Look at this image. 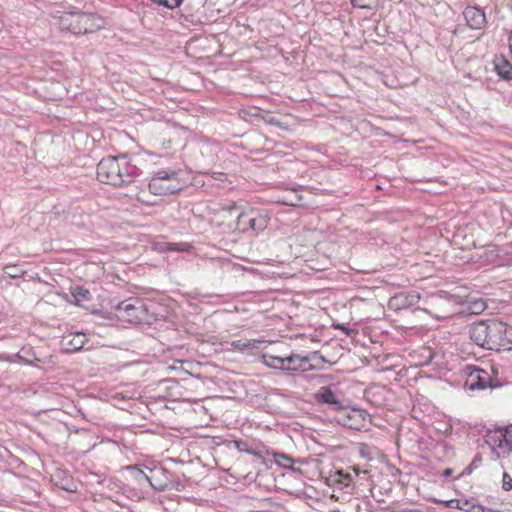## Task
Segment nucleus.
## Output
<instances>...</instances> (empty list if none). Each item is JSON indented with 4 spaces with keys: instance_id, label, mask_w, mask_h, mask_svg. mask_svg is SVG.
Here are the masks:
<instances>
[{
    "instance_id": "nucleus-28",
    "label": "nucleus",
    "mask_w": 512,
    "mask_h": 512,
    "mask_svg": "<svg viewBox=\"0 0 512 512\" xmlns=\"http://www.w3.org/2000/svg\"><path fill=\"white\" fill-rule=\"evenodd\" d=\"M279 458L283 459V462H281L279 459H277V462L282 464V465H284V466H288V465L292 464V459L289 456H286L284 454H280Z\"/></svg>"
},
{
    "instance_id": "nucleus-25",
    "label": "nucleus",
    "mask_w": 512,
    "mask_h": 512,
    "mask_svg": "<svg viewBox=\"0 0 512 512\" xmlns=\"http://www.w3.org/2000/svg\"><path fill=\"white\" fill-rule=\"evenodd\" d=\"M474 504L470 503L469 501L467 500H458L457 501V505H456V508L460 509V510H463V511H466V512H470V509L469 507L470 506H473Z\"/></svg>"
},
{
    "instance_id": "nucleus-30",
    "label": "nucleus",
    "mask_w": 512,
    "mask_h": 512,
    "mask_svg": "<svg viewBox=\"0 0 512 512\" xmlns=\"http://www.w3.org/2000/svg\"><path fill=\"white\" fill-rule=\"evenodd\" d=\"M354 474L356 477H360L361 479H364L367 477L368 472L367 471H359L358 469H354Z\"/></svg>"
},
{
    "instance_id": "nucleus-27",
    "label": "nucleus",
    "mask_w": 512,
    "mask_h": 512,
    "mask_svg": "<svg viewBox=\"0 0 512 512\" xmlns=\"http://www.w3.org/2000/svg\"><path fill=\"white\" fill-rule=\"evenodd\" d=\"M469 509H470V512H492L491 509L483 507L478 504H474L473 506H470Z\"/></svg>"
},
{
    "instance_id": "nucleus-19",
    "label": "nucleus",
    "mask_w": 512,
    "mask_h": 512,
    "mask_svg": "<svg viewBox=\"0 0 512 512\" xmlns=\"http://www.w3.org/2000/svg\"><path fill=\"white\" fill-rule=\"evenodd\" d=\"M17 357L22 361L24 362L25 364H28V365H33V363L35 361H38L40 362L41 359L36 357L35 356V353L34 351L32 350V348H22L18 354H17Z\"/></svg>"
},
{
    "instance_id": "nucleus-9",
    "label": "nucleus",
    "mask_w": 512,
    "mask_h": 512,
    "mask_svg": "<svg viewBox=\"0 0 512 512\" xmlns=\"http://www.w3.org/2000/svg\"><path fill=\"white\" fill-rule=\"evenodd\" d=\"M127 470H129L132 474L135 480L142 484L144 481L148 482L152 488H154L157 491H164L167 489L168 484L167 483H158L155 482V474H163L164 471L162 468H149L147 466H127Z\"/></svg>"
},
{
    "instance_id": "nucleus-5",
    "label": "nucleus",
    "mask_w": 512,
    "mask_h": 512,
    "mask_svg": "<svg viewBox=\"0 0 512 512\" xmlns=\"http://www.w3.org/2000/svg\"><path fill=\"white\" fill-rule=\"evenodd\" d=\"M179 172L170 169L156 171L149 182V190L155 195L173 194L184 187L178 178Z\"/></svg>"
},
{
    "instance_id": "nucleus-20",
    "label": "nucleus",
    "mask_w": 512,
    "mask_h": 512,
    "mask_svg": "<svg viewBox=\"0 0 512 512\" xmlns=\"http://www.w3.org/2000/svg\"><path fill=\"white\" fill-rule=\"evenodd\" d=\"M256 343H257L256 340H248V341L236 340L231 343V346L234 350L245 351L247 349L254 348Z\"/></svg>"
},
{
    "instance_id": "nucleus-2",
    "label": "nucleus",
    "mask_w": 512,
    "mask_h": 512,
    "mask_svg": "<svg viewBox=\"0 0 512 512\" xmlns=\"http://www.w3.org/2000/svg\"><path fill=\"white\" fill-rule=\"evenodd\" d=\"M138 169L125 155L103 158L97 165V177L106 184L122 186L131 183Z\"/></svg>"
},
{
    "instance_id": "nucleus-14",
    "label": "nucleus",
    "mask_w": 512,
    "mask_h": 512,
    "mask_svg": "<svg viewBox=\"0 0 512 512\" xmlns=\"http://www.w3.org/2000/svg\"><path fill=\"white\" fill-rule=\"evenodd\" d=\"M154 249L158 252L175 251V252H188L192 246L186 242L170 243L165 241L156 242Z\"/></svg>"
},
{
    "instance_id": "nucleus-22",
    "label": "nucleus",
    "mask_w": 512,
    "mask_h": 512,
    "mask_svg": "<svg viewBox=\"0 0 512 512\" xmlns=\"http://www.w3.org/2000/svg\"><path fill=\"white\" fill-rule=\"evenodd\" d=\"M74 297L79 300H88L89 299V291L83 288H77L73 293Z\"/></svg>"
},
{
    "instance_id": "nucleus-33",
    "label": "nucleus",
    "mask_w": 512,
    "mask_h": 512,
    "mask_svg": "<svg viewBox=\"0 0 512 512\" xmlns=\"http://www.w3.org/2000/svg\"><path fill=\"white\" fill-rule=\"evenodd\" d=\"M157 475H158V474H155V480H154V481H155V482H158V483H163L162 481H160V480L157 478Z\"/></svg>"
},
{
    "instance_id": "nucleus-15",
    "label": "nucleus",
    "mask_w": 512,
    "mask_h": 512,
    "mask_svg": "<svg viewBox=\"0 0 512 512\" xmlns=\"http://www.w3.org/2000/svg\"><path fill=\"white\" fill-rule=\"evenodd\" d=\"M335 483L340 489L345 490L347 493H352L354 489V476L350 473L339 471L336 474Z\"/></svg>"
},
{
    "instance_id": "nucleus-3",
    "label": "nucleus",
    "mask_w": 512,
    "mask_h": 512,
    "mask_svg": "<svg viewBox=\"0 0 512 512\" xmlns=\"http://www.w3.org/2000/svg\"><path fill=\"white\" fill-rule=\"evenodd\" d=\"M58 25L62 31L87 34L100 29L103 26V21L93 14L69 12L59 17Z\"/></svg>"
},
{
    "instance_id": "nucleus-32",
    "label": "nucleus",
    "mask_w": 512,
    "mask_h": 512,
    "mask_svg": "<svg viewBox=\"0 0 512 512\" xmlns=\"http://www.w3.org/2000/svg\"><path fill=\"white\" fill-rule=\"evenodd\" d=\"M451 473H452V470L448 468V469H445V470H444V473H443V474H444V476H450V475H451Z\"/></svg>"
},
{
    "instance_id": "nucleus-4",
    "label": "nucleus",
    "mask_w": 512,
    "mask_h": 512,
    "mask_svg": "<svg viewBox=\"0 0 512 512\" xmlns=\"http://www.w3.org/2000/svg\"><path fill=\"white\" fill-rule=\"evenodd\" d=\"M484 441L497 459L508 457L512 454V423L487 429Z\"/></svg>"
},
{
    "instance_id": "nucleus-21",
    "label": "nucleus",
    "mask_w": 512,
    "mask_h": 512,
    "mask_svg": "<svg viewBox=\"0 0 512 512\" xmlns=\"http://www.w3.org/2000/svg\"><path fill=\"white\" fill-rule=\"evenodd\" d=\"M4 275L9 278H19L25 274V272L14 265H7L3 269Z\"/></svg>"
},
{
    "instance_id": "nucleus-6",
    "label": "nucleus",
    "mask_w": 512,
    "mask_h": 512,
    "mask_svg": "<svg viewBox=\"0 0 512 512\" xmlns=\"http://www.w3.org/2000/svg\"><path fill=\"white\" fill-rule=\"evenodd\" d=\"M269 221L268 214L249 208L238 215L236 228L242 233L257 235L267 228Z\"/></svg>"
},
{
    "instance_id": "nucleus-18",
    "label": "nucleus",
    "mask_w": 512,
    "mask_h": 512,
    "mask_svg": "<svg viewBox=\"0 0 512 512\" xmlns=\"http://www.w3.org/2000/svg\"><path fill=\"white\" fill-rule=\"evenodd\" d=\"M85 341L86 338L84 334L76 333L72 335L68 343L65 344V349L70 352L78 351L84 346Z\"/></svg>"
},
{
    "instance_id": "nucleus-13",
    "label": "nucleus",
    "mask_w": 512,
    "mask_h": 512,
    "mask_svg": "<svg viewBox=\"0 0 512 512\" xmlns=\"http://www.w3.org/2000/svg\"><path fill=\"white\" fill-rule=\"evenodd\" d=\"M463 16L472 29H481L486 23L485 13L477 7H466Z\"/></svg>"
},
{
    "instance_id": "nucleus-17",
    "label": "nucleus",
    "mask_w": 512,
    "mask_h": 512,
    "mask_svg": "<svg viewBox=\"0 0 512 512\" xmlns=\"http://www.w3.org/2000/svg\"><path fill=\"white\" fill-rule=\"evenodd\" d=\"M262 363L273 369L283 370L285 366V356H275L269 353H264L261 356Z\"/></svg>"
},
{
    "instance_id": "nucleus-11",
    "label": "nucleus",
    "mask_w": 512,
    "mask_h": 512,
    "mask_svg": "<svg viewBox=\"0 0 512 512\" xmlns=\"http://www.w3.org/2000/svg\"><path fill=\"white\" fill-rule=\"evenodd\" d=\"M421 300L417 291L400 292L389 299L388 307L392 310L407 309L416 306Z\"/></svg>"
},
{
    "instance_id": "nucleus-34",
    "label": "nucleus",
    "mask_w": 512,
    "mask_h": 512,
    "mask_svg": "<svg viewBox=\"0 0 512 512\" xmlns=\"http://www.w3.org/2000/svg\"><path fill=\"white\" fill-rule=\"evenodd\" d=\"M284 203L287 204V205H292V206H296L297 205V203H293V202H291V203L284 202Z\"/></svg>"
},
{
    "instance_id": "nucleus-24",
    "label": "nucleus",
    "mask_w": 512,
    "mask_h": 512,
    "mask_svg": "<svg viewBox=\"0 0 512 512\" xmlns=\"http://www.w3.org/2000/svg\"><path fill=\"white\" fill-rule=\"evenodd\" d=\"M372 2L373 0H351L352 5L359 8L370 7Z\"/></svg>"
},
{
    "instance_id": "nucleus-16",
    "label": "nucleus",
    "mask_w": 512,
    "mask_h": 512,
    "mask_svg": "<svg viewBox=\"0 0 512 512\" xmlns=\"http://www.w3.org/2000/svg\"><path fill=\"white\" fill-rule=\"evenodd\" d=\"M494 67L497 74L505 79V80H511L512 79V64L504 59V58H497L494 61Z\"/></svg>"
},
{
    "instance_id": "nucleus-1",
    "label": "nucleus",
    "mask_w": 512,
    "mask_h": 512,
    "mask_svg": "<svg viewBox=\"0 0 512 512\" xmlns=\"http://www.w3.org/2000/svg\"><path fill=\"white\" fill-rule=\"evenodd\" d=\"M469 335L475 344L488 350L512 349V327L498 320L472 324Z\"/></svg>"
},
{
    "instance_id": "nucleus-12",
    "label": "nucleus",
    "mask_w": 512,
    "mask_h": 512,
    "mask_svg": "<svg viewBox=\"0 0 512 512\" xmlns=\"http://www.w3.org/2000/svg\"><path fill=\"white\" fill-rule=\"evenodd\" d=\"M313 368V365L310 363V360L306 356H301L299 354H291L285 356V366L283 371H287L289 373L295 372H305L309 371Z\"/></svg>"
},
{
    "instance_id": "nucleus-10",
    "label": "nucleus",
    "mask_w": 512,
    "mask_h": 512,
    "mask_svg": "<svg viewBox=\"0 0 512 512\" xmlns=\"http://www.w3.org/2000/svg\"><path fill=\"white\" fill-rule=\"evenodd\" d=\"M315 401L318 404L328 405L330 409L339 411L345 408L343 399L328 386L320 387L315 393Z\"/></svg>"
},
{
    "instance_id": "nucleus-23",
    "label": "nucleus",
    "mask_w": 512,
    "mask_h": 512,
    "mask_svg": "<svg viewBox=\"0 0 512 512\" xmlns=\"http://www.w3.org/2000/svg\"><path fill=\"white\" fill-rule=\"evenodd\" d=\"M502 487L506 491L512 489V477L507 472L503 473Z\"/></svg>"
},
{
    "instance_id": "nucleus-26",
    "label": "nucleus",
    "mask_w": 512,
    "mask_h": 512,
    "mask_svg": "<svg viewBox=\"0 0 512 512\" xmlns=\"http://www.w3.org/2000/svg\"><path fill=\"white\" fill-rule=\"evenodd\" d=\"M333 327L337 330L343 331L348 336L352 335L355 332V330L347 328L344 324H340V323L334 324Z\"/></svg>"
},
{
    "instance_id": "nucleus-29",
    "label": "nucleus",
    "mask_w": 512,
    "mask_h": 512,
    "mask_svg": "<svg viewBox=\"0 0 512 512\" xmlns=\"http://www.w3.org/2000/svg\"><path fill=\"white\" fill-rule=\"evenodd\" d=\"M480 463V459H474L471 464L465 469L466 473L470 474L472 472V467H478Z\"/></svg>"
},
{
    "instance_id": "nucleus-31",
    "label": "nucleus",
    "mask_w": 512,
    "mask_h": 512,
    "mask_svg": "<svg viewBox=\"0 0 512 512\" xmlns=\"http://www.w3.org/2000/svg\"><path fill=\"white\" fill-rule=\"evenodd\" d=\"M235 209H237V205H236V203H234V202H232V203H231V204H229V205H226V206H223V207H222V210H223V211H228V212H231L232 210H235Z\"/></svg>"
},
{
    "instance_id": "nucleus-8",
    "label": "nucleus",
    "mask_w": 512,
    "mask_h": 512,
    "mask_svg": "<svg viewBox=\"0 0 512 512\" xmlns=\"http://www.w3.org/2000/svg\"><path fill=\"white\" fill-rule=\"evenodd\" d=\"M464 373L466 375L464 387L467 390H484L492 387V378L486 370L476 366H467L464 369Z\"/></svg>"
},
{
    "instance_id": "nucleus-7",
    "label": "nucleus",
    "mask_w": 512,
    "mask_h": 512,
    "mask_svg": "<svg viewBox=\"0 0 512 512\" xmlns=\"http://www.w3.org/2000/svg\"><path fill=\"white\" fill-rule=\"evenodd\" d=\"M116 316L128 323L137 324L145 321L146 308L141 300L129 299L116 306Z\"/></svg>"
}]
</instances>
